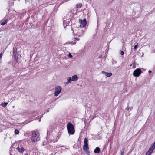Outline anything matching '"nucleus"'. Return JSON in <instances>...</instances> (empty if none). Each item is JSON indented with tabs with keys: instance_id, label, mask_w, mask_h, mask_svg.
<instances>
[{
	"instance_id": "aec40b11",
	"label": "nucleus",
	"mask_w": 155,
	"mask_h": 155,
	"mask_svg": "<svg viewBox=\"0 0 155 155\" xmlns=\"http://www.w3.org/2000/svg\"><path fill=\"white\" fill-rule=\"evenodd\" d=\"M67 80L68 82L70 83L71 82V81H72V78L70 77H68L67 78Z\"/></svg>"
},
{
	"instance_id": "f03ea898",
	"label": "nucleus",
	"mask_w": 155,
	"mask_h": 155,
	"mask_svg": "<svg viewBox=\"0 0 155 155\" xmlns=\"http://www.w3.org/2000/svg\"><path fill=\"white\" fill-rule=\"evenodd\" d=\"M67 129L69 134H73L74 133L75 131L74 127L71 123L69 122L67 124Z\"/></svg>"
},
{
	"instance_id": "f8f14e48",
	"label": "nucleus",
	"mask_w": 155,
	"mask_h": 155,
	"mask_svg": "<svg viewBox=\"0 0 155 155\" xmlns=\"http://www.w3.org/2000/svg\"><path fill=\"white\" fill-rule=\"evenodd\" d=\"M72 81H75L78 80V78L77 75H74L72 76Z\"/></svg>"
},
{
	"instance_id": "412c9836",
	"label": "nucleus",
	"mask_w": 155,
	"mask_h": 155,
	"mask_svg": "<svg viewBox=\"0 0 155 155\" xmlns=\"http://www.w3.org/2000/svg\"><path fill=\"white\" fill-rule=\"evenodd\" d=\"M19 132L18 130L16 129L15 130V134H19Z\"/></svg>"
},
{
	"instance_id": "5701e85b",
	"label": "nucleus",
	"mask_w": 155,
	"mask_h": 155,
	"mask_svg": "<svg viewBox=\"0 0 155 155\" xmlns=\"http://www.w3.org/2000/svg\"><path fill=\"white\" fill-rule=\"evenodd\" d=\"M68 56V57L70 58H71L73 57L72 55L70 53H69V54Z\"/></svg>"
},
{
	"instance_id": "2f4dec72",
	"label": "nucleus",
	"mask_w": 155,
	"mask_h": 155,
	"mask_svg": "<svg viewBox=\"0 0 155 155\" xmlns=\"http://www.w3.org/2000/svg\"><path fill=\"white\" fill-rule=\"evenodd\" d=\"M25 3L26 4L27 2V0H25Z\"/></svg>"
},
{
	"instance_id": "b1692460",
	"label": "nucleus",
	"mask_w": 155,
	"mask_h": 155,
	"mask_svg": "<svg viewBox=\"0 0 155 155\" xmlns=\"http://www.w3.org/2000/svg\"><path fill=\"white\" fill-rule=\"evenodd\" d=\"M138 43H137L136 45H135L134 46V49H136L137 47H138Z\"/></svg>"
},
{
	"instance_id": "1a4fd4ad",
	"label": "nucleus",
	"mask_w": 155,
	"mask_h": 155,
	"mask_svg": "<svg viewBox=\"0 0 155 155\" xmlns=\"http://www.w3.org/2000/svg\"><path fill=\"white\" fill-rule=\"evenodd\" d=\"M80 27H84L87 24V21L85 19L84 20H81L80 21Z\"/></svg>"
},
{
	"instance_id": "a878e982",
	"label": "nucleus",
	"mask_w": 155,
	"mask_h": 155,
	"mask_svg": "<svg viewBox=\"0 0 155 155\" xmlns=\"http://www.w3.org/2000/svg\"><path fill=\"white\" fill-rule=\"evenodd\" d=\"M120 54L121 55H123L124 54V53L123 51H121L120 52Z\"/></svg>"
},
{
	"instance_id": "f704fd0d",
	"label": "nucleus",
	"mask_w": 155,
	"mask_h": 155,
	"mask_svg": "<svg viewBox=\"0 0 155 155\" xmlns=\"http://www.w3.org/2000/svg\"><path fill=\"white\" fill-rule=\"evenodd\" d=\"M66 149H68V148H66Z\"/></svg>"
},
{
	"instance_id": "f257e3e1",
	"label": "nucleus",
	"mask_w": 155,
	"mask_h": 155,
	"mask_svg": "<svg viewBox=\"0 0 155 155\" xmlns=\"http://www.w3.org/2000/svg\"><path fill=\"white\" fill-rule=\"evenodd\" d=\"M31 140L32 142H37L40 140V134L37 130H35L31 132Z\"/></svg>"
},
{
	"instance_id": "7ed1b4c3",
	"label": "nucleus",
	"mask_w": 155,
	"mask_h": 155,
	"mask_svg": "<svg viewBox=\"0 0 155 155\" xmlns=\"http://www.w3.org/2000/svg\"><path fill=\"white\" fill-rule=\"evenodd\" d=\"M141 69L138 68L134 71L133 75L135 77H137L141 74Z\"/></svg>"
},
{
	"instance_id": "0eeeda50",
	"label": "nucleus",
	"mask_w": 155,
	"mask_h": 155,
	"mask_svg": "<svg viewBox=\"0 0 155 155\" xmlns=\"http://www.w3.org/2000/svg\"><path fill=\"white\" fill-rule=\"evenodd\" d=\"M75 31H77L76 34L78 37L84 35L83 31L80 29H79V28L76 29Z\"/></svg>"
},
{
	"instance_id": "bb28decb",
	"label": "nucleus",
	"mask_w": 155,
	"mask_h": 155,
	"mask_svg": "<svg viewBox=\"0 0 155 155\" xmlns=\"http://www.w3.org/2000/svg\"><path fill=\"white\" fill-rule=\"evenodd\" d=\"M2 56V53H0V59H1Z\"/></svg>"
},
{
	"instance_id": "c756f323",
	"label": "nucleus",
	"mask_w": 155,
	"mask_h": 155,
	"mask_svg": "<svg viewBox=\"0 0 155 155\" xmlns=\"http://www.w3.org/2000/svg\"><path fill=\"white\" fill-rule=\"evenodd\" d=\"M148 72H149V73H151V72H152V71H151V70H149V71Z\"/></svg>"
},
{
	"instance_id": "4be33fe9",
	"label": "nucleus",
	"mask_w": 155,
	"mask_h": 155,
	"mask_svg": "<svg viewBox=\"0 0 155 155\" xmlns=\"http://www.w3.org/2000/svg\"><path fill=\"white\" fill-rule=\"evenodd\" d=\"M117 62L116 61L114 60H113L112 63L113 64H115L117 63Z\"/></svg>"
},
{
	"instance_id": "cd10ccee",
	"label": "nucleus",
	"mask_w": 155,
	"mask_h": 155,
	"mask_svg": "<svg viewBox=\"0 0 155 155\" xmlns=\"http://www.w3.org/2000/svg\"><path fill=\"white\" fill-rule=\"evenodd\" d=\"M129 109H130V107L129 106H127L126 108V109L127 110H129Z\"/></svg>"
},
{
	"instance_id": "dca6fc26",
	"label": "nucleus",
	"mask_w": 155,
	"mask_h": 155,
	"mask_svg": "<svg viewBox=\"0 0 155 155\" xmlns=\"http://www.w3.org/2000/svg\"><path fill=\"white\" fill-rule=\"evenodd\" d=\"M8 20H4L1 23V25H4L5 24L7 23V22L8 21Z\"/></svg>"
},
{
	"instance_id": "6ab92c4d",
	"label": "nucleus",
	"mask_w": 155,
	"mask_h": 155,
	"mask_svg": "<svg viewBox=\"0 0 155 155\" xmlns=\"http://www.w3.org/2000/svg\"><path fill=\"white\" fill-rule=\"evenodd\" d=\"M74 41H72V44H76V41H75L76 40H77L78 41H79V39H78V38H74Z\"/></svg>"
},
{
	"instance_id": "c9c22d12",
	"label": "nucleus",
	"mask_w": 155,
	"mask_h": 155,
	"mask_svg": "<svg viewBox=\"0 0 155 155\" xmlns=\"http://www.w3.org/2000/svg\"><path fill=\"white\" fill-rule=\"evenodd\" d=\"M99 58H101V57H99Z\"/></svg>"
},
{
	"instance_id": "2eb2a0df",
	"label": "nucleus",
	"mask_w": 155,
	"mask_h": 155,
	"mask_svg": "<svg viewBox=\"0 0 155 155\" xmlns=\"http://www.w3.org/2000/svg\"><path fill=\"white\" fill-rule=\"evenodd\" d=\"M82 4L81 3H78L76 5V6L78 8H80L82 6Z\"/></svg>"
},
{
	"instance_id": "7c9ffc66",
	"label": "nucleus",
	"mask_w": 155,
	"mask_h": 155,
	"mask_svg": "<svg viewBox=\"0 0 155 155\" xmlns=\"http://www.w3.org/2000/svg\"><path fill=\"white\" fill-rule=\"evenodd\" d=\"M42 117V116H41V117H40V119L39 120V121L40 122L41 121V118Z\"/></svg>"
},
{
	"instance_id": "a211bd4d",
	"label": "nucleus",
	"mask_w": 155,
	"mask_h": 155,
	"mask_svg": "<svg viewBox=\"0 0 155 155\" xmlns=\"http://www.w3.org/2000/svg\"><path fill=\"white\" fill-rule=\"evenodd\" d=\"M84 144H88V140L87 138H85L84 140Z\"/></svg>"
},
{
	"instance_id": "4468645a",
	"label": "nucleus",
	"mask_w": 155,
	"mask_h": 155,
	"mask_svg": "<svg viewBox=\"0 0 155 155\" xmlns=\"http://www.w3.org/2000/svg\"><path fill=\"white\" fill-rule=\"evenodd\" d=\"M150 148H151L152 149L154 150L155 148V142H153L151 145Z\"/></svg>"
},
{
	"instance_id": "ddd939ff",
	"label": "nucleus",
	"mask_w": 155,
	"mask_h": 155,
	"mask_svg": "<svg viewBox=\"0 0 155 155\" xmlns=\"http://www.w3.org/2000/svg\"><path fill=\"white\" fill-rule=\"evenodd\" d=\"M94 152L95 153H99L100 152V148L98 147H97L94 150Z\"/></svg>"
},
{
	"instance_id": "423d86ee",
	"label": "nucleus",
	"mask_w": 155,
	"mask_h": 155,
	"mask_svg": "<svg viewBox=\"0 0 155 155\" xmlns=\"http://www.w3.org/2000/svg\"><path fill=\"white\" fill-rule=\"evenodd\" d=\"M89 148L88 144H84L83 147V150L87 155H90L89 152L88 151Z\"/></svg>"
},
{
	"instance_id": "e433bc0d",
	"label": "nucleus",
	"mask_w": 155,
	"mask_h": 155,
	"mask_svg": "<svg viewBox=\"0 0 155 155\" xmlns=\"http://www.w3.org/2000/svg\"><path fill=\"white\" fill-rule=\"evenodd\" d=\"M19 1H20V0H18Z\"/></svg>"
},
{
	"instance_id": "72a5a7b5",
	"label": "nucleus",
	"mask_w": 155,
	"mask_h": 155,
	"mask_svg": "<svg viewBox=\"0 0 155 155\" xmlns=\"http://www.w3.org/2000/svg\"><path fill=\"white\" fill-rule=\"evenodd\" d=\"M25 155H28V153H27L25 154Z\"/></svg>"
},
{
	"instance_id": "6e6552de",
	"label": "nucleus",
	"mask_w": 155,
	"mask_h": 155,
	"mask_svg": "<svg viewBox=\"0 0 155 155\" xmlns=\"http://www.w3.org/2000/svg\"><path fill=\"white\" fill-rule=\"evenodd\" d=\"M17 150L21 153H23L24 151L25 150V149H24L22 146H18L16 148Z\"/></svg>"
},
{
	"instance_id": "c85d7f7f",
	"label": "nucleus",
	"mask_w": 155,
	"mask_h": 155,
	"mask_svg": "<svg viewBox=\"0 0 155 155\" xmlns=\"http://www.w3.org/2000/svg\"><path fill=\"white\" fill-rule=\"evenodd\" d=\"M69 83H68V82L67 81V82H66V83H65V84H66L65 85H68L69 84Z\"/></svg>"
},
{
	"instance_id": "9b49d317",
	"label": "nucleus",
	"mask_w": 155,
	"mask_h": 155,
	"mask_svg": "<svg viewBox=\"0 0 155 155\" xmlns=\"http://www.w3.org/2000/svg\"><path fill=\"white\" fill-rule=\"evenodd\" d=\"M153 150L151 148H149L148 151L146 153V155H151L152 153Z\"/></svg>"
},
{
	"instance_id": "473e14b6",
	"label": "nucleus",
	"mask_w": 155,
	"mask_h": 155,
	"mask_svg": "<svg viewBox=\"0 0 155 155\" xmlns=\"http://www.w3.org/2000/svg\"><path fill=\"white\" fill-rule=\"evenodd\" d=\"M72 30L73 31V33H74V31H73V29H72Z\"/></svg>"
},
{
	"instance_id": "39448f33",
	"label": "nucleus",
	"mask_w": 155,
	"mask_h": 155,
	"mask_svg": "<svg viewBox=\"0 0 155 155\" xmlns=\"http://www.w3.org/2000/svg\"><path fill=\"white\" fill-rule=\"evenodd\" d=\"M71 21V19L70 18L67 19L66 17H64V18L63 25L64 28H65L67 26L69 25Z\"/></svg>"
},
{
	"instance_id": "f3484780",
	"label": "nucleus",
	"mask_w": 155,
	"mask_h": 155,
	"mask_svg": "<svg viewBox=\"0 0 155 155\" xmlns=\"http://www.w3.org/2000/svg\"><path fill=\"white\" fill-rule=\"evenodd\" d=\"M8 104V103L7 102H5L4 103H2L1 105H2L3 107H5Z\"/></svg>"
},
{
	"instance_id": "393cba45",
	"label": "nucleus",
	"mask_w": 155,
	"mask_h": 155,
	"mask_svg": "<svg viewBox=\"0 0 155 155\" xmlns=\"http://www.w3.org/2000/svg\"><path fill=\"white\" fill-rule=\"evenodd\" d=\"M124 151V149H123L121 151V155H123V154Z\"/></svg>"
},
{
	"instance_id": "9d476101",
	"label": "nucleus",
	"mask_w": 155,
	"mask_h": 155,
	"mask_svg": "<svg viewBox=\"0 0 155 155\" xmlns=\"http://www.w3.org/2000/svg\"><path fill=\"white\" fill-rule=\"evenodd\" d=\"M102 73L104 74L105 76L107 77H110L112 75V73L111 72L108 73L106 72L103 71Z\"/></svg>"
},
{
	"instance_id": "20e7f679",
	"label": "nucleus",
	"mask_w": 155,
	"mask_h": 155,
	"mask_svg": "<svg viewBox=\"0 0 155 155\" xmlns=\"http://www.w3.org/2000/svg\"><path fill=\"white\" fill-rule=\"evenodd\" d=\"M62 87L60 86H57L56 87L54 92V95L56 96H58L61 92Z\"/></svg>"
}]
</instances>
